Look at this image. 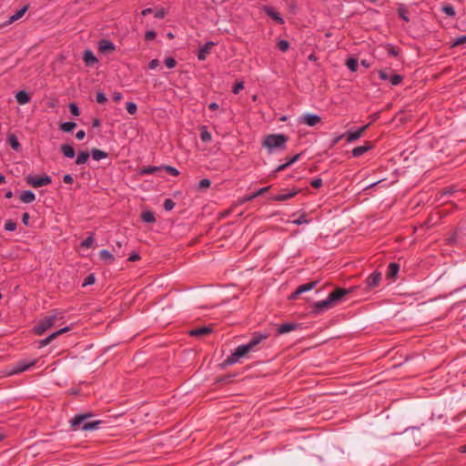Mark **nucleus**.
Listing matches in <instances>:
<instances>
[{
	"label": "nucleus",
	"instance_id": "obj_1",
	"mask_svg": "<svg viewBox=\"0 0 466 466\" xmlns=\"http://www.w3.org/2000/svg\"><path fill=\"white\" fill-rule=\"evenodd\" d=\"M94 414L92 412H84L78 413L75 415L70 420V425L73 431H95L100 428V425L103 423L102 420H92L88 421L87 420L92 418Z\"/></svg>",
	"mask_w": 466,
	"mask_h": 466
},
{
	"label": "nucleus",
	"instance_id": "obj_2",
	"mask_svg": "<svg viewBox=\"0 0 466 466\" xmlns=\"http://www.w3.org/2000/svg\"><path fill=\"white\" fill-rule=\"evenodd\" d=\"M64 318V313L58 309H54L51 313L43 319H41L34 327V332L41 336L46 330L54 326L55 322L57 319H61Z\"/></svg>",
	"mask_w": 466,
	"mask_h": 466
},
{
	"label": "nucleus",
	"instance_id": "obj_3",
	"mask_svg": "<svg viewBox=\"0 0 466 466\" xmlns=\"http://www.w3.org/2000/svg\"><path fill=\"white\" fill-rule=\"evenodd\" d=\"M289 137L284 134H270L265 137L262 145L271 153L274 149H285Z\"/></svg>",
	"mask_w": 466,
	"mask_h": 466
},
{
	"label": "nucleus",
	"instance_id": "obj_4",
	"mask_svg": "<svg viewBox=\"0 0 466 466\" xmlns=\"http://www.w3.org/2000/svg\"><path fill=\"white\" fill-rule=\"evenodd\" d=\"M249 352L250 350L246 344L239 345L229 356L227 357L222 366H231L238 362L239 359L245 357Z\"/></svg>",
	"mask_w": 466,
	"mask_h": 466
},
{
	"label": "nucleus",
	"instance_id": "obj_5",
	"mask_svg": "<svg viewBox=\"0 0 466 466\" xmlns=\"http://www.w3.org/2000/svg\"><path fill=\"white\" fill-rule=\"evenodd\" d=\"M335 305L328 296V298L324 300L316 301L311 305V314L313 316H318L322 314L325 311L329 310L334 308Z\"/></svg>",
	"mask_w": 466,
	"mask_h": 466
},
{
	"label": "nucleus",
	"instance_id": "obj_6",
	"mask_svg": "<svg viewBox=\"0 0 466 466\" xmlns=\"http://www.w3.org/2000/svg\"><path fill=\"white\" fill-rule=\"evenodd\" d=\"M26 183L33 187H41L44 186H47L51 184L52 179L51 177L48 175H45L43 177H37V176H28L25 178Z\"/></svg>",
	"mask_w": 466,
	"mask_h": 466
},
{
	"label": "nucleus",
	"instance_id": "obj_7",
	"mask_svg": "<svg viewBox=\"0 0 466 466\" xmlns=\"http://www.w3.org/2000/svg\"><path fill=\"white\" fill-rule=\"evenodd\" d=\"M268 338V333L254 332L251 339L246 345L250 351H255L257 350V346L262 341L266 340Z\"/></svg>",
	"mask_w": 466,
	"mask_h": 466
},
{
	"label": "nucleus",
	"instance_id": "obj_8",
	"mask_svg": "<svg viewBox=\"0 0 466 466\" xmlns=\"http://www.w3.org/2000/svg\"><path fill=\"white\" fill-rule=\"evenodd\" d=\"M37 362V360H22L15 364L13 367L12 374H19L24 371L28 370L31 367L35 366Z\"/></svg>",
	"mask_w": 466,
	"mask_h": 466
},
{
	"label": "nucleus",
	"instance_id": "obj_9",
	"mask_svg": "<svg viewBox=\"0 0 466 466\" xmlns=\"http://www.w3.org/2000/svg\"><path fill=\"white\" fill-rule=\"evenodd\" d=\"M350 289H343V288H338L329 294V299L333 302V304L336 306L339 303L342 301V299L350 293Z\"/></svg>",
	"mask_w": 466,
	"mask_h": 466
},
{
	"label": "nucleus",
	"instance_id": "obj_10",
	"mask_svg": "<svg viewBox=\"0 0 466 466\" xmlns=\"http://www.w3.org/2000/svg\"><path fill=\"white\" fill-rule=\"evenodd\" d=\"M299 123L305 124L309 127H315L321 123V118L319 116L315 114H304L299 117Z\"/></svg>",
	"mask_w": 466,
	"mask_h": 466
},
{
	"label": "nucleus",
	"instance_id": "obj_11",
	"mask_svg": "<svg viewBox=\"0 0 466 466\" xmlns=\"http://www.w3.org/2000/svg\"><path fill=\"white\" fill-rule=\"evenodd\" d=\"M69 330H70V327H65L63 329H58L56 332H53L48 337L38 341V348L41 349V348L47 346L53 339L57 338L59 335H62Z\"/></svg>",
	"mask_w": 466,
	"mask_h": 466
},
{
	"label": "nucleus",
	"instance_id": "obj_12",
	"mask_svg": "<svg viewBox=\"0 0 466 466\" xmlns=\"http://www.w3.org/2000/svg\"><path fill=\"white\" fill-rule=\"evenodd\" d=\"M382 276L380 272L374 271L365 280L368 289H373L380 285Z\"/></svg>",
	"mask_w": 466,
	"mask_h": 466
},
{
	"label": "nucleus",
	"instance_id": "obj_13",
	"mask_svg": "<svg viewBox=\"0 0 466 466\" xmlns=\"http://www.w3.org/2000/svg\"><path fill=\"white\" fill-rule=\"evenodd\" d=\"M264 13L273 19L277 24L283 25L284 19L281 17L280 14L277 12L272 6L264 5L263 6Z\"/></svg>",
	"mask_w": 466,
	"mask_h": 466
},
{
	"label": "nucleus",
	"instance_id": "obj_14",
	"mask_svg": "<svg viewBox=\"0 0 466 466\" xmlns=\"http://www.w3.org/2000/svg\"><path fill=\"white\" fill-rule=\"evenodd\" d=\"M369 126H370V124H367V125L360 127L356 131H349V132H347L345 134L346 135V141H347V143H351V142L359 139L364 134L365 130L368 128Z\"/></svg>",
	"mask_w": 466,
	"mask_h": 466
},
{
	"label": "nucleus",
	"instance_id": "obj_15",
	"mask_svg": "<svg viewBox=\"0 0 466 466\" xmlns=\"http://www.w3.org/2000/svg\"><path fill=\"white\" fill-rule=\"evenodd\" d=\"M373 148V145L370 141H365L363 146L356 147L352 149L351 154L354 157H360L370 149Z\"/></svg>",
	"mask_w": 466,
	"mask_h": 466
},
{
	"label": "nucleus",
	"instance_id": "obj_16",
	"mask_svg": "<svg viewBox=\"0 0 466 466\" xmlns=\"http://www.w3.org/2000/svg\"><path fill=\"white\" fill-rule=\"evenodd\" d=\"M299 192H300V189L290 190L286 193H280V194L274 195L271 198V199L274 201H277V202L286 201V200H289V199L294 198Z\"/></svg>",
	"mask_w": 466,
	"mask_h": 466
},
{
	"label": "nucleus",
	"instance_id": "obj_17",
	"mask_svg": "<svg viewBox=\"0 0 466 466\" xmlns=\"http://www.w3.org/2000/svg\"><path fill=\"white\" fill-rule=\"evenodd\" d=\"M215 43L212 41L207 42L203 46H201L198 53V58L200 61H204L207 58V56L210 54L211 49L215 46Z\"/></svg>",
	"mask_w": 466,
	"mask_h": 466
},
{
	"label": "nucleus",
	"instance_id": "obj_18",
	"mask_svg": "<svg viewBox=\"0 0 466 466\" xmlns=\"http://www.w3.org/2000/svg\"><path fill=\"white\" fill-rule=\"evenodd\" d=\"M299 327V323L286 322L279 325L277 329V334L281 335L293 330H296Z\"/></svg>",
	"mask_w": 466,
	"mask_h": 466
},
{
	"label": "nucleus",
	"instance_id": "obj_19",
	"mask_svg": "<svg viewBox=\"0 0 466 466\" xmlns=\"http://www.w3.org/2000/svg\"><path fill=\"white\" fill-rule=\"evenodd\" d=\"M116 49L115 45L107 39H102L98 42V50L103 54L111 53Z\"/></svg>",
	"mask_w": 466,
	"mask_h": 466
},
{
	"label": "nucleus",
	"instance_id": "obj_20",
	"mask_svg": "<svg viewBox=\"0 0 466 466\" xmlns=\"http://www.w3.org/2000/svg\"><path fill=\"white\" fill-rule=\"evenodd\" d=\"M83 61L86 66L93 67L97 63V58L89 49L84 51Z\"/></svg>",
	"mask_w": 466,
	"mask_h": 466
},
{
	"label": "nucleus",
	"instance_id": "obj_21",
	"mask_svg": "<svg viewBox=\"0 0 466 466\" xmlns=\"http://www.w3.org/2000/svg\"><path fill=\"white\" fill-rule=\"evenodd\" d=\"M212 332V329L209 327L196 328L189 331V335L192 337H203Z\"/></svg>",
	"mask_w": 466,
	"mask_h": 466
},
{
	"label": "nucleus",
	"instance_id": "obj_22",
	"mask_svg": "<svg viewBox=\"0 0 466 466\" xmlns=\"http://www.w3.org/2000/svg\"><path fill=\"white\" fill-rule=\"evenodd\" d=\"M27 10H28V5H24L22 8L17 10L13 15H11L9 17V20L7 21L6 25H10V24L19 20L20 18H22Z\"/></svg>",
	"mask_w": 466,
	"mask_h": 466
},
{
	"label": "nucleus",
	"instance_id": "obj_23",
	"mask_svg": "<svg viewBox=\"0 0 466 466\" xmlns=\"http://www.w3.org/2000/svg\"><path fill=\"white\" fill-rule=\"evenodd\" d=\"M318 283H319L318 280H314V281H309L308 283L299 285L297 288V294H302L304 292L313 289L318 285Z\"/></svg>",
	"mask_w": 466,
	"mask_h": 466
},
{
	"label": "nucleus",
	"instance_id": "obj_24",
	"mask_svg": "<svg viewBox=\"0 0 466 466\" xmlns=\"http://www.w3.org/2000/svg\"><path fill=\"white\" fill-rule=\"evenodd\" d=\"M160 170H162L161 166H159V167L148 166V167H144L140 168L138 171V174L140 176H147V175L156 174L157 172H158Z\"/></svg>",
	"mask_w": 466,
	"mask_h": 466
},
{
	"label": "nucleus",
	"instance_id": "obj_25",
	"mask_svg": "<svg viewBox=\"0 0 466 466\" xmlns=\"http://www.w3.org/2000/svg\"><path fill=\"white\" fill-rule=\"evenodd\" d=\"M15 98L19 105H25L29 103L31 99L29 94L25 90L18 91L15 95Z\"/></svg>",
	"mask_w": 466,
	"mask_h": 466
},
{
	"label": "nucleus",
	"instance_id": "obj_26",
	"mask_svg": "<svg viewBox=\"0 0 466 466\" xmlns=\"http://www.w3.org/2000/svg\"><path fill=\"white\" fill-rule=\"evenodd\" d=\"M60 151L68 158H73L76 156L75 149L70 144H63L60 147Z\"/></svg>",
	"mask_w": 466,
	"mask_h": 466
},
{
	"label": "nucleus",
	"instance_id": "obj_27",
	"mask_svg": "<svg viewBox=\"0 0 466 466\" xmlns=\"http://www.w3.org/2000/svg\"><path fill=\"white\" fill-rule=\"evenodd\" d=\"M35 199V195L31 190L23 191L20 195V200L26 204L34 202Z\"/></svg>",
	"mask_w": 466,
	"mask_h": 466
},
{
	"label": "nucleus",
	"instance_id": "obj_28",
	"mask_svg": "<svg viewBox=\"0 0 466 466\" xmlns=\"http://www.w3.org/2000/svg\"><path fill=\"white\" fill-rule=\"evenodd\" d=\"M98 257L101 260L112 263L115 260L113 254L107 249H102L98 253Z\"/></svg>",
	"mask_w": 466,
	"mask_h": 466
},
{
	"label": "nucleus",
	"instance_id": "obj_29",
	"mask_svg": "<svg viewBox=\"0 0 466 466\" xmlns=\"http://www.w3.org/2000/svg\"><path fill=\"white\" fill-rule=\"evenodd\" d=\"M91 156H92L93 159H95L96 161H99L103 158H106L108 157L106 152L100 150L98 148H93L91 150Z\"/></svg>",
	"mask_w": 466,
	"mask_h": 466
},
{
	"label": "nucleus",
	"instance_id": "obj_30",
	"mask_svg": "<svg viewBox=\"0 0 466 466\" xmlns=\"http://www.w3.org/2000/svg\"><path fill=\"white\" fill-rule=\"evenodd\" d=\"M8 143L11 146V147L15 151H18L21 148V145L18 142V139L15 134H10L8 136Z\"/></svg>",
	"mask_w": 466,
	"mask_h": 466
},
{
	"label": "nucleus",
	"instance_id": "obj_31",
	"mask_svg": "<svg viewBox=\"0 0 466 466\" xmlns=\"http://www.w3.org/2000/svg\"><path fill=\"white\" fill-rule=\"evenodd\" d=\"M89 157H90V154L87 151H80L76 159V164L83 165V164L86 163Z\"/></svg>",
	"mask_w": 466,
	"mask_h": 466
},
{
	"label": "nucleus",
	"instance_id": "obj_32",
	"mask_svg": "<svg viewBox=\"0 0 466 466\" xmlns=\"http://www.w3.org/2000/svg\"><path fill=\"white\" fill-rule=\"evenodd\" d=\"M346 66L351 72H356L358 70L359 61L355 57H349L346 60Z\"/></svg>",
	"mask_w": 466,
	"mask_h": 466
},
{
	"label": "nucleus",
	"instance_id": "obj_33",
	"mask_svg": "<svg viewBox=\"0 0 466 466\" xmlns=\"http://www.w3.org/2000/svg\"><path fill=\"white\" fill-rule=\"evenodd\" d=\"M141 219L146 223L156 222L155 215L152 211H144L141 214Z\"/></svg>",
	"mask_w": 466,
	"mask_h": 466
},
{
	"label": "nucleus",
	"instance_id": "obj_34",
	"mask_svg": "<svg viewBox=\"0 0 466 466\" xmlns=\"http://www.w3.org/2000/svg\"><path fill=\"white\" fill-rule=\"evenodd\" d=\"M200 139L205 143H208L212 139V136L206 127H202L200 130Z\"/></svg>",
	"mask_w": 466,
	"mask_h": 466
},
{
	"label": "nucleus",
	"instance_id": "obj_35",
	"mask_svg": "<svg viewBox=\"0 0 466 466\" xmlns=\"http://www.w3.org/2000/svg\"><path fill=\"white\" fill-rule=\"evenodd\" d=\"M76 127V124L75 122L67 121L60 125V129L64 132L69 133L72 132Z\"/></svg>",
	"mask_w": 466,
	"mask_h": 466
},
{
	"label": "nucleus",
	"instance_id": "obj_36",
	"mask_svg": "<svg viewBox=\"0 0 466 466\" xmlns=\"http://www.w3.org/2000/svg\"><path fill=\"white\" fill-rule=\"evenodd\" d=\"M399 270L400 265L395 262H391L388 267V276L393 278L398 274Z\"/></svg>",
	"mask_w": 466,
	"mask_h": 466
},
{
	"label": "nucleus",
	"instance_id": "obj_37",
	"mask_svg": "<svg viewBox=\"0 0 466 466\" xmlns=\"http://www.w3.org/2000/svg\"><path fill=\"white\" fill-rule=\"evenodd\" d=\"M441 11L449 16H454L456 15L455 9L451 5H443Z\"/></svg>",
	"mask_w": 466,
	"mask_h": 466
},
{
	"label": "nucleus",
	"instance_id": "obj_38",
	"mask_svg": "<svg viewBox=\"0 0 466 466\" xmlns=\"http://www.w3.org/2000/svg\"><path fill=\"white\" fill-rule=\"evenodd\" d=\"M402 78L403 77L400 75L393 74V75H390L389 81L390 82V84L392 86H398L402 81Z\"/></svg>",
	"mask_w": 466,
	"mask_h": 466
},
{
	"label": "nucleus",
	"instance_id": "obj_39",
	"mask_svg": "<svg viewBox=\"0 0 466 466\" xmlns=\"http://www.w3.org/2000/svg\"><path fill=\"white\" fill-rule=\"evenodd\" d=\"M277 46L281 52H287L289 48V41L282 39L278 42Z\"/></svg>",
	"mask_w": 466,
	"mask_h": 466
},
{
	"label": "nucleus",
	"instance_id": "obj_40",
	"mask_svg": "<svg viewBox=\"0 0 466 466\" xmlns=\"http://www.w3.org/2000/svg\"><path fill=\"white\" fill-rule=\"evenodd\" d=\"M16 227L17 224L12 219H7L5 223V229L6 231H15L16 229Z\"/></svg>",
	"mask_w": 466,
	"mask_h": 466
},
{
	"label": "nucleus",
	"instance_id": "obj_41",
	"mask_svg": "<svg viewBox=\"0 0 466 466\" xmlns=\"http://www.w3.org/2000/svg\"><path fill=\"white\" fill-rule=\"evenodd\" d=\"M162 167V170H166L168 174H170L171 176L173 177H177L179 175V171L174 167H171V166H161Z\"/></svg>",
	"mask_w": 466,
	"mask_h": 466
},
{
	"label": "nucleus",
	"instance_id": "obj_42",
	"mask_svg": "<svg viewBox=\"0 0 466 466\" xmlns=\"http://www.w3.org/2000/svg\"><path fill=\"white\" fill-rule=\"evenodd\" d=\"M126 108L130 115H135L137 111V106L134 102H127Z\"/></svg>",
	"mask_w": 466,
	"mask_h": 466
},
{
	"label": "nucleus",
	"instance_id": "obj_43",
	"mask_svg": "<svg viewBox=\"0 0 466 466\" xmlns=\"http://www.w3.org/2000/svg\"><path fill=\"white\" fill-rule=\"evenodd\" d=\"M93 243L94 238L92 235H90L82 241L81 247L84 248H89L93 245Z\"/></svg>",
	"mask_w": 466,
	"mask_h": 466
},
{
	"label": "nucleus",
	"instance_id": "obj_44",
	"mask_svg": "<svg viewBox=\"0 0 466 466\" xmlns=\"http://www.w3.org/2000/svg\"><path fill=\"white\" fill-rule=\"evenodd\" d=\"M95 281H96V277L93 273H91L86 277L85 280L83 281L82 287H86V286L92 285L95 283Z\"/></svg>",
	"mask_w": 466,
	"mask_h": 466
},
{
	"label": "nucleus",
	"instance_id": "obj_45",
	"mask_svg": "<svg viewBox=\"0 0 466 466\" xmlns=\"http://www.w3.org/2000/svg\"><path fill=\"white\" fill-rule=\"evenodd\" d=\"M175 205H176V203L171 198H167L164 201L163 207H164L165 210L170 211L174 208Z\"/></svg>",
	"mask_w": 466,
	"mask_h": 466
},
{
	"label": "nucleus",
	"instance_id": "obj_46",
	"mask_svg": "<svg viewBox=\"0 0 466 466\" xmlns=\"http://www.w3.org/2000/svg\"><path fill=\"white\" fill-rule=\"evenodd\" d=\"M211 181L208 178H203L198 183V189H207L210 187Z\"/></svg>",
	"mask_w": 466,
	"mask_h": 466
},
{
	"label": "nucleus",
	"instance_id": "obj_47",
	"mask_svg": "<svg viewBox=\"0 0 466 466\" xmlns=\"http://www.w3.org/2000/svg\"><path fill=\"white\" fill-rule=\"evenodd\" d=\"M387 52H388V55L390 56L396 57V56H399V49H397L392 45H388L387 46Z\"/></svg>",
	"mask_w": 466,
	"mask_h": 466
},
{
	"label": "nucleus",
	"instance_id": "obj_48",
	"mask_svg": "<svg viewBox=\"0 0 466 466\" xmlns=\"http://www.w3.org/2000/svg\"><path fill=\"white\" fill-rule=\"evenodd\" d=\"M244 88V83L242 81L236 82L233 86L232 92L238 95Z\"/></svg>",
	"mask_w": 466,
	"mask_h": 466
},
{
	"label": "nucleus",
	"instance_id": "obj_49",
	"mask_svg": "<svg viewBox=\"0 0 466 466\" xmlns=\"http://www.w3.org/2000/svg\"><path fill=\"white\" fill-rule=\"evenodd\" d=\"M398 15L405 22H409L410 19H409V16L407 15V11L405 10L404 7H400L398 9Z\"/></svg>",
	"mask_w": 466,
	"mask_h": 466
},
{
	"label": "nucleus",
	"instance_id": "obj_50",
	"mask_svg": "<svg viewBox=\"0 0 466 466\" xmlns=\"http://www.w3.org/2000/svg\"><path fill=\"white\" fill-rule=\"evenodd\" d=\"M465 43H466V35L454 39L451 46H458L463 45Z\"/></svg>",
	"mask_w": 466,
	"mask_h": 466
},
{
	"label": "nucleus",
	"instance_id": "obj_51",
	"mask_svg": "<svg viewBox=\"0 0 466 466\" xmlns=\"http://www.w3.org/2000/svg\"><path fill=\"white\" fill-rule=\"evenodd\" d=\"M96 100L98 104H105L107 101V98L103 92H97Z\"/></svg>",
	"mask_w": 466,
	"mask_h": 466
},
{
	"label": "nucleus",
	"instance_id": "obj_52",
	"mask_svg": "<svg viewBox=\"0 0 466 466\" xmlns=\"http://www.w3.org/2000/svg\"><path fill=\"white\" fill-rule=\"evenodd\" d=\"M69 109L73 116H78L80 115L79 107L75 103L69 105Z\"/></svg>",
	"mask_w": 466,
	"mask_h": 466
},
{
	"label": "nucleus",
	"instance_id": "obj_53",
	"mask_svg": "<svg viewBox=\"0 0 466 466\" xmlns=\"http://www.w3.org/2000/svg\"><path fill=\"white\" fill-rule=\"evenodd\" d=\"M164 63L168 68H174L177 65V61L173 57H167Z\"/></svg>",
	"mask_w": 466,
	"mask_h": 466
},
{
	"label": "nucleus",
	"instance_id": "obj_54",
	"mask_svg": "<svg viewBox=\"0 0 466 466\" xmlns=\"http://www.w3.org/2000/svg\"><path fill=\"white\" fill-rule=\"evenodd\" d=\"M156 36H157V33L154 30H148L145 34V39L147 41H151V40L155 39Z\"/></svg>",
	"mask_w": 466,
	"mask_h": 466
},
{
	"label": "nucleus",
	"instance_id": "obj_55",
	"mask_svg": "<svg viewBox=\"0 0 466 466\" xmlns=\"http://www.w3.org/2000/svg\"><path fill=\"white\" fill-rule=\"evenodd\" d=\"M296 225H302L304 223H308V219L306 218V214H301L297 219L293 221Z\"/></svg>",
	"mask_w": 466,
	"mask_h": 466
},
{
	"label": "nucleus",
	"instance_id": "obj_56",
	"mask_svg": "<svg viewBox=\"0 0 466 466\" xmlns=\"http://www.w3.org/2000/svg\"><path fill=\"white\" fill-rule=\"evenodd\" d=\"M322 179L319 178V177H316L314 179L311 180L310 182V185L311 187H313L314 188H319L321 186H322Z\"/></svg>",
	"mask_w": 466,
	"mask_h": 466
},
{
	"label": "nucleus",
	"instance_id": "obj_57",
	"mask_svg": "<svg viewBox=\"0 0 466 466\" xmlns=\"http://www.w3.org/2000/svg\"><path fill=\"white\" fill-rule=\"evenodd\" d=\"M269 188H270V186L265 187H261V188L258 189L256 192L253 193V197L256 198L257 197L261 196L264 193L268 192L269 190Z\"/></svg>",
	"mask_w": 466,
	"mask_h": 466
},
{
	"label": "nucleus",
	"instance_id": "obj_58",
	"mask_svg": "<svg viewBox=\"0 0 466 466\" xmlns=\"http://www.w3.org/2000/svg\"><path fill=\"white\" fill-rule=\"evenodd\" d=\"M378 74L380 80H390V75H389L385 70H380Z\"/></svg>",
	"mask_w": 466,
	"mask_h": 466
},
{
	"label": "nucleus",
	"instance_id": "obj_59",
	"mask_svg": "<svg viewBox=\"0 0 466 466\" xmlns=\"http://www.w3.org/2000/svg\"><path fill=\"white\" fill-rule=\"evenodd\" d=\"M159 66V61L157 59H152L148 63V68L149 69H156Z\"/></svg>",
	"mask_w": 466,
	"mask_h": 466
},
{
	"label": "nucleus",
	"instance_id": "obj_60",
	"mask_svg": "<svg viewBox=\"0 0 466 466\" xmlns=\"http://www.w3.org/2000/svg\"><path fill=\"white\" fill-rule=\"evenodd\" d=\"M63 181L64 183L66 184H72L74 182V178L72 177V175L70 174H66L64 177H63Z\"/></svg>",
	"mask_w": 466,
	"mask_h": 466
},
{
	"label": "nucleus",
	"instance_id": "obj_61",
	"mask_svg": "<svg viewBox=\"0 0 466 466\" xmlns=\"http://www.w3.org/2000/svg\"><path fill=\"white\" fill-rule=\"evenodd\" d=\"M112 98L115 102H119L123 98V95L120 92H114Z\"/></svg>",
	"mask_w": 466,
	"mask_h": 466
},
{
	"label": "nucleus",
	"instance_id": "obj_62",
	"mask_svg": "<svg viewBox=\"0 0 466 466\" xmlns=\"http://www.w3.org/2000/svg\"><path fill=\"white\" fill-rule=\"evenodd\" d=\"M165 15H166V12H165V10H164V9L157 10V11L155 13V15H154V16H155L156 18H158V19H162V18H164V17H165Z\"/></svg>",
	"mask_w": 466,
	"mask_h": 466
},
{
	"label": "nucleus",
	"instance_id": "obj_63",
	"mask_svg": "<svg viewBox=\"0 0 466 466\" xmlns=\"http://www.w3.org/2000/svg\"><path fill=\"white\" fill-rule=\"evenodd\" d=\"M255 198L253 197V193L252 194H249V195H247L245 197H243L240 200L241 203H247V202H249V201H252Z\"/></svg>",
	"mask_w": 466,
	"mask_h": 466
},
{
	"label": "nucleus",
	"instance_id": "obj_64",
	"mask_svg": "<svg viewBox=\"0 0 466 466\" xmlns=\"http://www.w3.org/2000/svg\"><path fill=\"white\" fill-rule=\"evenodd\" d=\"M140 259V256L137 253H133L129 256L128 261L135 262Z\"/></svg>",
	"mask_w": 466,
	"mask_h": 466
}]
</instances>
